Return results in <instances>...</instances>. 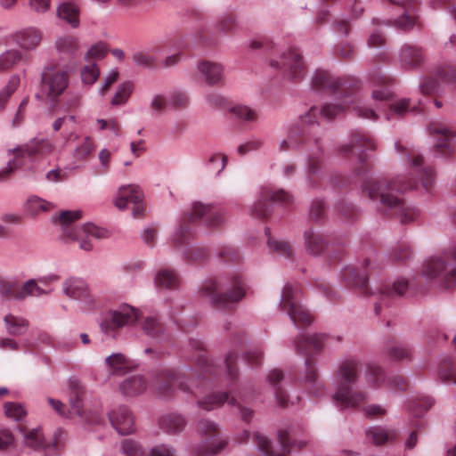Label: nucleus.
I'll return each mask as SVG.
<instances>
[{
    "label": "nucleus",
    "mask_w": 456,
    "mask_h": 456,
    "mask_svg": "<svg viewBox=\"0 0 456 456\" xmlns=\"http://www.w3.org/2000/svg\"><path fill=\"white\" fill-rule=\"evenodd\" d=\"M391 112L396 115H403L408 110H414L415 107L410 108L409 99H400L390 104Z\"/></svg>",
    "instance_id": "nucleus-54"
},
{
    "label": "nucleus",
    "mask_w": 456,
    "mask_h": 456,
    "mask_svg": "<svg viewBox=\"0 0 456 456\" xmlns=\"http://www.w3.org/2000/svg\"><path fill=\"white\" fill-rule=\"evenodd\" d=\"M100 76V70L95 63L86 65L81 70V79L85 85H93Z\"/></svg>",
    "instance_id": "nucleus-43"
},
{
    "label": "nucleus",
    "mask_w": 456,
    "mask_h": 456,
    "mask_svg": "<svg viewBox=\"0 0 456 456\" xmlns=\"http://www.w3.org/2000/svg\"><path fill=\"white\" fill-rule=\"evenodd\" d=\"M407 288L408 282L404 279H398L393 282L391 289H389L382 292L388 296L402 295L406 291Z\"/></svg>",
    "instance_id": "nucleus-60"
},
{
    "label": "nucleus",
    "mask_w": 456,
    "mask_h": 456,
    "mask_svg": "<svg viewBox=\"0 0 456 456\" xmlns=\"http://www.w3.org/2000/svg\"><path fill=\"white\" fill-rule=\"evenodd\" d=\"M12 42L23 51L37 49L43 40V32L36 27H27L11 35Z\"/></svg>",
    "instance_id": "nucleus-13"
},
{
    "label": "nucleus",
    "mask_w": 456,
    "mask_h": 456,
    "mask_svg": "<svg viewBox=\"0 0 456 456\" xmlns=\"http://www.w3.org/2000/svg\"><path fill=\"white\" fill-rule=\"evenodd\" d=\"M132 60L136 65L146 67L155 61L156 55L148 51H138L133 54Z\"/></svg>",
    "instance_id": "nucleus-49"
},
{
    "label": "nucleus",
    "mask_w": 456,
    "mask_h": 456,
    "mask_svg": "<svg viewBox=\"0 0 456 456\" xmlns=\"http://www.w3.org/2000/svg\"><path fill=\"white\" fill-rule=\"evenodd\" d=\"M109 417L111 425L120 435H128L134 430V419L128 408L120 406L113 410Z\"/></svg>",
    "instance_id": "nucleus-16"
},
{
    "label": "nucleus",
    "mask_w": 456,
    "mask_h": 456,
    "mask_svg": "<svg viewBox=\"0 0 456 456\" xmlns=\"http://www.w3.org/2000/svg\"><path fill=\"white\" fill-rule=\"evenodd\" d=\"M212 206L206 205L201 202H194L191 205V211L189 213V218L191 220H196L205 216L207 219L211 212Z\"/></svg>",
    "instance_id": "nucleus-47"
},
{
    "label": "nucleus",
    "mask_w": 456,
    "mask_h": 456,
    "mask_svg": "<svg viewBox=\"0 0 456 456\" xmlns=\"http://www.w3.org/2000/svg\"><path fill=\"white\" fill-rule=\"evenodd\" d=\"M226 157L222 153L213 154L208 161V168L215 175H218L225 167Z\"/></svg>",
    "instance_id": "nucleus-48"
},
{
    "label": "nucleus",
    "mask_w": 456,
    "mask_h": 456,
    "mask_svg": "<svg viewBox=\"0 0 456 456\" xmlns=\"http://www.w3.org/2000/svg\"><path fill=\"white\" fill-rule=\"evenodd\" d=\"M19 281L15 277H2L0 278V295L2 296H12L14 297V294L19 289Z\"/></svg>",
    "instance_id": "nucleus-44"
},
{
    "label": "nucleus",
    "mask_w": 456,
    "mask_h": 456,
    "mask_svg": "<svg viewBox=\"0 0 456 456\" xmlns=\"http://www.w3.org/2000/svg\"><path fill=\"white\" fill-rule=\"evenodd\" d=\"M146 456H176V452L173 447L161 444L151 448Z\"/></svg>",
    "instance_id": "nucleus-61"
},
{
    "label": "nucleus",
    "mask_w": 456,
    "mask_h": 456,
    "mask_svg": "<svg viewBox=\"0 0 456 456\" xmlns=\"http://www.w3.org/2000/svg\"><path fill=\"white\" fill-rule=\"evenodd\" d=\"M344 110V107L338 105V104H330L323 106L321 110H319L316 107L311 108L309 110V113H307L305 116L302 117L303 122L313 124L316 120H313L312 117L316 118L317 114L320 113V117L327 119H330L333 117L337 116L340 112H342Z\"/></svg>",
    "instance_id": "nucleus-25"
},
{
    "label": "nucleus",
    "mask_w": 456,
    "mask_h": 456,
    "mask_svg": "<svg viewBox=\"0 0 456 456\" xmlns=\"http://www.w3.org/2000/svg\"><path fill=\"white\" fill-rule=\"evenodd\" d=\"M438 90V84L433 78L424 79L419 85V91L423 94H432L436 93Z\"/></svg>",
    "instance_id": "nucleus-64"
},
{
    "label": "nucleus",
    "mask_w": 456,
    "mask_h": 456,
    "mask_svg": "<svg viewBox=\"0 0 456 456\" xmlns=\"http://www.w3.org/2000/svg\"><path fill=\"white\" fill-rule=\"evenodd\" d=\"M37 279H29L17 290L14 298L24 299L28 297H40L47 294V291L42 289Z\"/></svg>",
    "instance_id": "nucleus-29"
},
{
    "label": "nucleus",
    "mask_w": 456,
    "mask_h": 456,
    "mask_svg": "<svg viewBox=\"0 0 456 456\" xmlns=\"http://www.w3.org/2000/svg\"><path fill=\"white\" fill-rule=\"evenodd\" d=\"M6 332L12 336H22L28 328V322L20 315L8 314L4 317Z\"/></svg>",
    "instance_id": "nucleus-21"
},
{
    "label": "nucleus",
    "mask_w": 456,
    "mask_h": 456,
    "mask_svg": "<svg viewBox=\"0 0 456 456\" xmlns=\"http://www.w3.org/2000/svg\"><path fill=\"white\" fill-rule=\"evenodd\" d=\"M106 370L111 375H124L133 368L132 362L122 353H112L104 360Z\"/></svg>",
    "instance_id": "nucleus-18"
},
{
    "label": "nucleus",
    "mask_w": 456,
    "mask_h": 456,
    "mask_svg": "<svg viewBox=\"0 0 456 456\" xmlns=\"http://www.w3.org/2000/svg\"><path fill=\"white\" fill-rule=\"evenodd\" d=\"M353 108L354 112L361 118L376 119L378 117L376 111L373 109L369 108L363 103H357Z\"/></svg>",
    "instance_id": "nucleus-59"
},
{
    "label": "nucleus",
    "mask_w": 456,
    "mask_h": 456,
    "mask_svg": "<svg viewBox=\"0 0 456 456\" xmlns=\"http://www.w3.org/2000/svg\"><path fill=\"white\" fill-rule=\"evenodd\" d=\"M118 77L119 71L117 69H110L103 76L101 86L98 89V94L101 96H104L108 93L110 87L118 80Z\"/></svg>",
    "instance_id": "nucleus-45"
},
{
    "label": "nucleus",
    "mask_w": 456,
    "mask_h": 456,
    "mask_svg": "<svg viewBox=\"0 0 456 456\" xmlns=\"http://www.w3.org/2000/svg\"><path fill=\"white\" fill-rule=\"evenodd\" d=\"M112 204L119 210L132 209L134 216L144 212V193L135 183L120 185L112 198Z\"/></svg>",
    "instance_id": "nucleus-7"
},
{
    "label": "nucleus",
    "mask_w": 456,
    "mask_h": 456,
    "mask_svg": "<svg viewBox=\"0 0 456 456\" xmlns=\"http://www.w3.org/2000/svg\"><path fill=\"white\" fill-rule=\"evenodd\" d=\"M188 103V97L185 93L181 91H175L170 94L168 96V104L175 107L181 108L184 107Z\"/></svg>",
    "instance_id": "nucleus-55"
},
{
    "label": "nucleus",
    "mask_w": 456,
    "mask_h": 456,
    "mask_svg": "<svg viewBox=\"0 0 456 456\" xmlns=\"http://www.w3.org/2000/svg\"><path fill=\"white\" fill-rule=\"evenodd\" d=\"M160 426L166 432L175 434L184 428L185 420L181 415L171 413L162 417Z\"/></svg>",
    "instance_id": "nucleus-32"
},
{
    "label": "nucleus",
    "mask_w": 456,
    "mask_h": 456,
    "mask_svg": "<svg viewBox=\"0 0 456 456\" xmlns=\"http://www.w3.org/2000/svg\"><path fill=\"white\" fill-rule=\"evenodd\" d=\"M395 187V185H393V188ZM385 189H392V185L387 184L384 181L377 180L368 182L364 185L363 191L370 200H377L379 199L385 208H396L401 222L406 223L413 220L417 215L416 212L411 208H405L397 197L385 192Z\"/></svg>",
    "instance_id": "nucleus-5"
},
{
    "label": "nucleus",
    "mask_w": 456,
    "mask_h": 456,
    "mask_svg": "<svg viewBox=\"0 0 456 456\" xmlns=\"http://www.w3.org/2000/svg\"><path fill=\"white\" fill-rule=\"evenodd\" d=\"M55 47L60 53H72L77 50V40L72 36H62L57 38Z\"/></svg>",
    "instance_id": "nucleus-40"
},
{
    "label": "nucleus",
    "mask_w": 456,
    "mask_h": 456,
    "mask_svg": "<svg viewBox=\"0 0 456 456\" xmlns=\"http://www.w3.org/2000/svg\"><path fill=\"white\" fill-rule=\"evenodd\" d=\"M281 66L290 71L292 77H300L304 70L301 56L297 52H289L281 57Z\"/></svg>",
    "instance_id": "nucleus-26"
},
{
    "label": "nucleus",
    "mask_w": 456,
    "mask_h": 456,
    "mask_svg": "<svg viewBox=\"0 0 456 456\" xmlns=\"http://www.w3.org/2000/svg\"><path fill=\"white\" fill-rule=\"evenodd\" d=\"M426 279L450 286L456 281V247L440 256L428 259L422 270Z\"/></svg>",
    "instance_id": "nucleus-3"
},
{
    "label": "nucleus",
    "mask_w": 456,
    "mask_h": 456,
    "mask_svg": "<svg viewBox=\"0 0 456 456\" xmlns=\"http://www.w3.org/2000/svg\"><path fill=\"white\" fill-rule=\"evenodd\" d=\"M80 9L73 2H63L57 7V17L76 28L79 26Z\"/></svg>",
    "instance_id": "nucleus-20"
},
{
    "label": "nucleus",
    "mask_w": 456,
    "mask_h": 456,
    "mask_svg": "<svg viewBox=\"0 0 456 456\" xmlns=\"http://www.w3.org/2000/svg\"><path fill=\"white\" fill-rule=\"evenodd\" d=\"M230 113L234 118L247 122L254 121L256 118V113L252 108L242 104L231 107Z\"/></svg>",
    "instance_id": "nucleus-38"
},
{
    "label": "nucleus",
    "mask_w": 456,
    "mask_h": 456,
    "mask_svg": "<svg viewBox=\"0 0 456 456\" xmlns=\"http://www.w3.org/2000/svg\"><path fill=\"white\" fill-rule=\"evenodd\" d=\"M306 251L313 256L321 254L326 248L325 239L313 230H307L304 233Z\"/></svg>",
    "instance_id": "nucleus-24"
},
{
    "label": "nucleus",
    "mask_w": 456,
    "mask_h": 456,
    "mask_svg": "<svg viewBox=\"0 0 456 456\" xmlns=\"http://www.w3.org/2000/svg\"><path fill=\"white\" fill-rule=\"evenodd\" d=\"M367 437L375 444H382L393 440L396 433L393 429H386L380 427H372L366 431Z\"/></svg>",
    "instance_id": "nucleus-31"
},
{
    "label": "nucleus",
    "mask_w": 456,
    "mask_h": 456,
    "mask_svg": "<svg viewBox=\"0 0 456 456\" xmlns=\"http://www.w3.org/2000/svg\"><path fill=\"white\" fill-rule=\"evenodd\" d=\"M168 104V98L163 94H155L151 100V108L157 112L162 111Z\"/></svg>",
    "instance_id": "nucleus-62"
},
{
    "label": "nucleus",
    "mask_w": 456,
    "mask_h": 456,
    "mask_svg": "<svg viewBox=\"0 0 456 456\" xmlns=\"http://www.w3.org/2000/svg\"><path fill=\"white\" fill-rule=\"evenodd\" d=\"M138 309L123 304L115 310L107 313L103 320L100 322L101 330L106 335H110L115 329H120L132 325L139 318Z\"/></svg>",
    "instance_id": "nucleus-10"
},
{
    "label": "nucleus",
    "mask_w": 456,
    "mask_h": 456,
    "mask_svg": "<svg viewBox=\"0 0 456 456\" xmlns=\"http://www.w3.org/2000/svg\"><path fill=\"white\" fill-rule=\"evenodd\" d=\"M24 444L26 446L35 450L45 448V437L41 428H35L25 432L23 436ZM63 432L60 429L56 430L53 435V440L49 445L54 451H59L64 446Z\"/></svg>",
    "instance_id": "nucleus-12"
},
{
    "label": "nucleus",
    "mask_w": 456,
    "mask_h": 456,
    "mask_svg": "<svg viewBox=\"0 0 456 456\" xmlns=\"http://www.w3.org/2000/svg\"><path fill=\"white\" fill-rule=\"evenodd\" d=\"M255 436L260 450L265 454V456H284L285 452H288V441L282 436L281 433L280 434V443L282 449L281 453H275L273 452L270 441L266 436L259 434H256Z\"/></svg>",
    "instance_id": "nucleus-35"
},
{
    "label": "nucleus",
    "mask_w": 456,
    "mask_h": 456,
    "mask_svg": "<svg viewBox=\"0 0 456 456\" xmlns=\"http://www.w3.org/2000/svg\"><path fill=\"white\" fill-rule=\"evenodd\" d=\"M196 72L209 86L219 85L224 78V67L218 62L200 61L196 64Z\"/></svg>",
    "instance_id": "nucleus-15"
},
{
    "label": "nucleus",
    "mask_w": 456,
    "mask_h": 456,
    "mask_svg": "<svg viewBox=\"0 0 456 456\" xmlns=\"http://www.w3.org/2000/svg\"><path fill=\"white\" fill-rule=\"evenodd\" d=\"M82 216L83 211L80 209L66 210L59 214V216L55 218V221L59 224L64 238L71 235V233L77 228L73 225L74 222L81 219Z\"/></svg>",
    "instance_id": "nucleus-19"
},
{
    "label": "nucleus",
    "mask_w": 456,
    "mask_h": 456,
    "mask_svg": "<svg viewBox=\"0 0 456 456\" xmlns=\"http://www.w3.org/2000/svg\"><path fill=\"white\" fill-rule=\"evenodd\" d=\"M109 236V232L93 223H86L67 237L71 241H77L79 248L84 251H91L94 248L93 240L105 239Z\"/></svg>",
    "instance_id": "nucleus-11"
},
{
    "label": "nucleus",
    "mask_w": 456,
    "mask_h": 456,
    "mask_svg": "<svg viewBox=\"0 0 456 456\" xmlns=\"http://www.w3.org/2000/svg\"><path fill=\"white\" fill-rule=\"evenodd\" d=\"M20 85V77L13 76L0 91V110H4L11 95L16 91Z\"/></svg>",
    "instance_id": "nucleus-39"
},
{
    "label": "nucleus",
    "mask_w": 456,
    "mask_h": 456,
    "mask_svg": "<svg viewBox=\"0 0 456 456\" xmlns=\"http://www.w3.org/2000/svg\"><path fill=\"white\" fill-rule=\"evenodd\" d=\"M126 396H134L142 393L146 388V381L142 376H133L126 379L119 387Z\"/></svg>",
    "instance_id": "nucleus-28"
},
{
    "label": "nucleus",
    "mask_w": 456,
    "mask_h": 456,
    "mask_svg": "<svg viewBox=\"0 0 456 456\" xmlns=\"http://www.w3.org/2000/svg\"><path fill=\"white\" fill-rule=\"evenodd\" d=\"M268 245H269V248L273 250V251H276L277 253L281 254V255H283V256H289L291 255V248L289 245L288 242L286 241H283V240H271L270 238L268 239Z\"/></svg>",
    "instance_id": "nucleus-53"
},
{
    "label": "nucleus",
    "mask_w": 456,
    "mask_h": 456,
    "mask_svg": "<svg viewBox=\"0 0 456 456\" xmlns=\"http://www.w3.org/2000/svg\"><path fill=\"white\" fill-rule=\"evenodd\" d=\"M341 279L352 286H362L366 282V277L360 275L354 268L346 267L341 273Z\"/></svg>",
    "instance_id": "nucleus-41"
},
{
    "label": "nucleus",
    "mask_w": 456,
    "mask_h": 456,
    "mask_svg": "<svg viewBox=\"0 0 456 456\" xmlns=\"http://www.w3.org/2000/svg\"><path fill=\"white\" fill-rule=\"evenodd\" d=\"M4 415L15 421H20L25 419L28 411L25 406L20 403L8 402L4 404Z\"/></svg>",
    "instance_id": "nucleus-36"
},
{
    "label": "nucleus",
    "mask_w": 456,
    "mask_h": 456,
    "mask_svg": "<svg viewBox=\"0 0 456 456\" xmlns=\"http://www.w3.org/2000/svg\"><path fill=\"white\" fill-rule=\"evenodd\" d=\"M55 151L53 142L46 137H35L23 146L13 150L14 158L8 161L6 167L0 171V182L4 181L12 172L23 166L24 157L48 156Z\"/></svg>",
    "instance_id": "nucleus-4"
},
{
    "label": "nucleus",
    "mask_w": 456,
    "mask_h": 456,
    "mask_svg": "<svg viewBox=\"0 0 456 456\" xmlns=\"http://www.w3.org/2000/svg\"><path fill=\"white\" fill-rule=\"evenodd\" d=\"M356 368L354 360H346L339 367L338 387L333 399L341 408L356 407L366 400V394L352 387L356 379Z\"/></svg>",
    "instance_id": "nucleus-1"
},
{
    "label": "nucleus",
    "mask_w": 456,
    "mask_h": 456,
    "mask_svg": "<svg viewBox=\"0 0 456 456\" xmlns=\"http://www.w3.org/2000/svg\"><path fill=\"white\" fill-rule=\"evenodd\" d=\"M94 142L92 138L85 137L75 149V157L78 159H84L90 156L94 151Z\"/></svg>",
    "instance_id": "nucleus-42"
},
{
    "label": "nucleus",
    "mask_w": 456,
    "mask_h": 456,
    "mask_svg": "<svg viewBox=\"0 0 456 456\" xmlns=\"http://www.w3.org/2000/svg\"><path fill=\"white\" fill-rule=\"evenodd\" d=\"M121 452L126 456H142V450L134 441L126 439L121 444Z\"/></svg>",
    "instance_id": "nucleus-50"
},
{
    "label": "nucleus",
    "mask_w": 456,
    "mask_h": 456,
    "mask_svg": "<svg viewBox=\"0 0 456 456\" xmlns=\"http://www.w3.org/2000/svg\"><path fill=\"white\" fill-rule=\"evenodd\" d=\"M400 61L406 69L414 68L421 63L423 55L421 51L411 45H405L400 52Z\"/></svg>",
    "instance_id": "nucleus-27"
},
{
    "label": "nucleus",
    "mask_w": 456,
    "mask_h": 456,
    "mask_svg": "<svg viewBox=\"0 0 456 456\" xmlns=\"http://www.w3.org/2000/svg\"><path fill=\"white\" fill-rule=\"evenodd\" d=\"M61 289L68 298L77 301L82 312L90 313L96 308L95 298L85 280L69 277L63 281Z\"/></svg>",
    "instance_id": "nucleus-8"
},
{
    "label": "nucleus",
    "mask_w": 456,
    "mask_h": 456,
    "mask_svg": "<svg viewBox=\"0 0 456 456\" xmlns=\"http://www.w3.org/2000/svg\"><path fill=\"white\" fill-rule=\"evenodd\" d=\"M134 90V82L126 80L120 83L115 89V92L110 101V104L112 107L126 105L128 102Z\"/></svg>",
    "instance_id": "nucleus-22"
},
{
    "label": "nucleus",
    "mask_w": 456,
    "mask_h": 456,
    "mask_svg": "<svg viewBox=\"0 0 456 456\" xmlns=\"http://www.w3.org/2000/svg\"><path fill=\"white\" fill-rule=\"evenodd\" d=\"M280 306L296 324L313 322L312 314L299 304L298 290L290 283H286L281 290Z\"/></svg>",
    "instance_id": "nucleus-9"
},
{
    "label": "nucleus",
    "mask_w": 456,
    "mask_h": 456,
    "mask_svg": "<svg viewBox=\"0 0 456 456\" xmlns=\"http://www.w3.org/2000/svg\"><path fill=\"white\" fill-rule=\"evenodd\" d=\"M141 237L149 247H154L157 241L158 231L154 226H148L142 231Z\"/></svg>",
    "instance_id": "nucleus-56"
},
{
    "label": "nucleus",
    "mask_w": 456,
    "mask_h": 456,
    "mask_svg": "<svg viewBox=\"0 0 456 456\" xmlns=\"http://www.w3.org/2000/svg\"><path fill=\"white\" fill-rule=\"evenodd\" d=\"M52 208L53 204L51 202L37 196L28 197L25 204L26 211L32 216L49 211Z\"/></svg>",
    "instance_id": "nucleus-34"
},
{
    "label": "nucleus",
    "mask_w": 456,
    "mask_h": 456,
    "mask_svg": "<svg viewBox=\"0 0 456 456\" xmlns=\"http://www.w3.org/2000/svg\"><path fill=\"white\" fill-rule=\"evenodd\" d=\"M69 85V74L58 66L47 65L42 72L41 97L48 101L53 108Z\"/></svg>",
    "instance_id": "nucleus-6"
},
{
    "label": "nucleus",
    "mask_w": 456,
    "mask_h": 456,
    "mask_svg": "<svg viewBox=\"0 0 456 456\" xmlns=\"http://www.w3.org/2000/svg\"><path fill=\"white\" fill-rule=\"evenodd\" d=\"M142 330L150 337L155 338L162 331V326L156 317L149 316L142 323Z\"/></svg>",
    "instance_id": "nucleus-46"
},
{
    "label": "nucleus",
    "mask_w": 456,
    "mask_h": 456,
    "mask_svg": "<svg viewBox=\"0 0 456 456\" xmlns=\"http://www.w3.org/2000/svg\"><path fill=\"white\" fill-rule=\"evenodd\" d=\"M323 339L324 336L322 335H314L300 341L297 348L303 351L305 347L313 346L314 349L318 350L322 347Z\"/></svg>",
    "instance_id": "nucleus-52"
},
{
    "label": "nucleus",
    "mask_w": 456,
    "mask_h": 456,
    "mask_svg": "<svg viewBox=\"0 0 456 456\" xmlns=\"http://www.w3.org/2000/svg\"><path fill=\"white\" fill-rule=\"evenodd\" d=\"M395 148L398 152L403 153L405 151L407 159L410 160L414 167H419L421 164L422 158L413 150H408L407 148L402 146L400 142L395 143Z\"/></svg>",
    "instance_id": "nucleus-57"
},
{
    "label": "nucleus",
    "mask_w": 456,
    "mask_h": 456,
    "mask_svg": "<svg viewBox=\"0 0 456 456\" xmlns=\"http://www.w3.org/2000/svg\"><path fill=\"white\" fill-rule=\"evenodd\" d=\"M224 402L231 404L234 403L233 398H229L225 393H219L211 395L200 402V406L205 410H212L222 405Z\"/></svg>",
    "instance_id": "nucleus-37"
},
{
    "label": "nucleus",
    "mask_w": 456,
    "mask_h": 456,
    "mask_svg": "<svg viewBox=\"0 0 456 456\" xmlns=\"http://www.w3.org/2000/svg\"><path fill=\"white\" fill-rule=\"evenodd\" d=\"M47 403L58 415L69 418L68 408L61 400L48 397Z\"/></svg>",
    "instance_id": "nucleus-63"
},
{
    "label": "nucleus",
    "mask_w": 456,
    "mask_h": 456,
    "mask_svg": "<svg viewBox=\"0 0 456 456\" xmlns=\"http://www.w3.org/2000/svg\"><path fill=\"white\" fill-rule=\"evenodd\" d=\"M154 283L159 289H172L178 286V278L173 271L162 269L155 274Z\"/></svg>",
    "instance_id": "nucleus-30"
},
{
    "label": "nucleus",
    "mask_w": 456,
    "mask_h": 456,
    "mask_svg": "<svg viewBox=\"0 0 456 456\" xmlns=\"http://www.w3.org/2000/svg\"><path fill=\"white\" fill-rule=\"evenodd\" d=\"M270 200L277 202H287L290 200V195L284 191H272L269 189H264L261 191L260 198L251 207V213L256 217H266L268 215V208L265 201Z\"/></svg>",
    "instance_id": "nucleus-14"
},
{
    "label": "nucleus",
    "mask_w": 456,
    "mask_h": 456,
    "mask_svg": "<svg viewBox=\"0 0 456 456\" xmlns=\"http://www.w3.org/2000/svg\"><path fill=\"white\" fill-rule=\"evenodd\" d=\"M390 3L398 4L403 8V13L395 20V25L403 30H409L417 22L415 15L416 0H388Z\"/></svg>",
    "instance_id": "nucleus-17"
},
{
    "label": "nucleus",
    "mask_w": 456,
    "mask_h": 456,
    "mask_svg": "<svg viewBox=\"0 0 456 456\" xmlns=\"http://www.w3.org/2000/svg\"><path fill=\"white\" fill-rule=\"evenodd\" d=\"M106 53V45L102 43H99L89 48L86 54V59H102L105 56Z\"/></svg>",
    "instance_id": "nucleus-58"
},
{
    "label": "nucleus",
    "mask_w": 456,
    "mask_h": 456,
    "mask_svg": "<svg viewBox=\"0 0 456 456\" xmlns=\"http://www.w3.org/2000/svg\"><path fill=\"white\" fill-rule=\"evenodd\" d=\"M69 418L72 416L81 417L83 415L82 399L78 393L69 398V409H68Z\"/></svg>",
    "instance_id": "nucleus-51"
},
{
    "label": "nucleus",
    "mask_w": 456,
    "mask_h": 456,
    "mask_svg": "<svg viewBox=\"0 0 456 456\" xmlns=\"http://www.w3.org/2000/svg\"><path fill=\"white\" fill-rule=\"evenodd\" d=\"M23 61V53L16 48L6 49L0 53V72L9 71Z\"/></svg>",
    "instance_id": "nucleus-23"
},
{
    "label": "nucleus",
    "mask_w": 456,
    "mask_h": 456,
    "mask_svg": "<svg viewBox=\"0 0 456 456\" xmlns=\"http://www.w3.org/2000/svg\"><path fill=\"white\" fill-rule=\"evenodd\" d=\"M246 289L244 281L240 276H234L224 286L213 280L207 281L202 286L201 292L214 305L228 307L239 302L246 295Z\"/></svg>",
    "instance_id": "nucleus-2"
},
{
    "label": "nucleus",
    "mask_w": 456,
    "mask_h": 456,
    "mask_svg": "<svg viewBox=\"0 0 456 456\" xmlns=\"http://www.w3.org/2000/svg\"><path fill=\"white\" fill-rule=\"evenodd\" d=\"M433 132L437 135V148L453 150L456 147L455 133L451 132L448 128L444 126L434 128Z\"/></svg>",
    "instance_id": "nucleus-33"
}]
</instances>
